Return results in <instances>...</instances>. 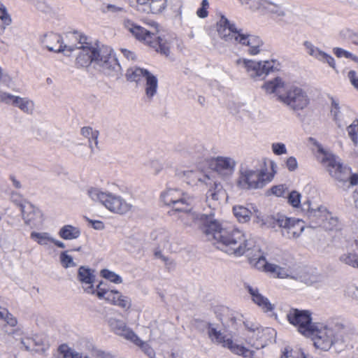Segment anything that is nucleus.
I'll return each mask as SVG.
<instances>
[{"label":"nucleus","mask_w":358,"mask_h":358,"mask_svg":"<svg viewBox=\"0 0 358 358\" xmlns=\"http://www.w3.org/2000/svg\"><path fill=\"white\" fill-rule=\"evenodd\" d=\"M206 236L217 249L228 255L239 257L247 252L252 266L275 278H290L305 284H312L315 281L305 269H293L287 262L268 263L261 254L259 248L252 240L246 239L243 232L238 229L223 227L219 222L210 220Z\"/></svg>","instance_id":"1"},{"label":"nucleus","mask_w":358,"mask_h":358,"mask_svg":"<svg viewBox=\"0 0 358 358\" xmlns=\"http://www.w3.org/2000/svg\"><path fill=\"white\" fill-rule=\"evenodd\" d=\"M71 40L76 41L78 51L76 64L81 67L92 65L93 68L107 76H117L120 66L113 50L107 45H99L87 41V38L78 32L69 35Z\"/></svg>","instance_id":"2"},{"label":"nucleus","mask_w":358,"mask_h":358,"mask_svg":"<svg viewBox=\"0 0 358 358\" xmlns=\"http://www.w3.org/2000/svg\"><path fill=\"white\" fill-rule=\"evenodd\" d=\"M217 31L220 43H215L214 48L220 53H224L227 47L234 45L250 55H257L263 50L264 42L257 36L248 34L227 18L222 16L217 23Z\"/></svg>","instance_id":"3"},{"label":"nucleus","mask_w":358,"mask_h":358,"mask_svg":"<svg viewBox=\"0 0 358 358\" xmlns=\"http://www.w3.org/2000/svg\"><path fill=\"white\" fill-rule=\"evenodd\" d=\"M315 348L324 352L334 348L342 352L350 345L348 329L344 324L334 320L315 322L309 334Z\"/></svg>","instance_id":"4"},{"label":"nucleus","mask_w":358,"mask_h":358,"mask_svg":"<svg viewBox=\"0 0 358 358\" xmlns=\"http://www.w3.org/2000/svg\"><path fill=\"white\" fill-rule=\"evenodd\" d=\"M308 141L317 150V160L339 186L345 188L358 185V173H352L350 167L343 165L338 157L324 149L316 139L310 137Z\"/></svg>","instance_id":"5"},{"label":"nucleus","mask_w":358,"mask_h":358,"mask_svg":"<svg viewBox=\"0 0 358 358\" xmlns=\"http://www.w3.org/2000/svg\"><path fill=\"white\" fill-rule=\"evenodd\" d=\"M161 198L164 204L173 206V209L169 212L170 215H175L178 212L182 213V215L180 216V218L182 220L184 218L191 219L198 224L203 225V231L205 234L210 220L217 222L213 218L212 213L209 215H199L192 211V206L194 203V199L183 194L177 189H166L162 194Z\"/></svg>","instance_id":"6"},{"label":"nucleus","mask_w":358,"mask_h":358,"mask_svg":"<svg viewBox=\"0 0 358 358\" xmlns=\"http://www.w3.org/2000/svg\"><path fill=\"white\" fill-rule=\"evenodd\" d=\"M124 27L129 31L138 40L168 57L170 54V48L173 39H165L157 36L154 31H148L143 27L135 25L131 21L127 20L124 22Z\"/></svg>","instance_id":"7"},{"label":"nucleus","mask_w":358,"mask_h":358,"mask_svg":"<svg viewBox=\"0 0 358 358\" xmlns=\"http://www.w3.org/2000/svg\"><path fill=\"white\" fill-rule=\"evenodd\" d=\"M273 177V174L266 173L264 169H252L241 167L238 171L236 185L244 190L257 189L264 187Z\"/></svg>","instance_id":"8"},{"label":"nucleus","mask_w":358,"mask_h":358,"mask_svg":"<svg viewBox=\"0 0 358 358\" xmlns=\"http://www.w3.org/2000/svg\"><path fill=\"white\" fill-rule=\"evenodd\" d=\"M87 195L94 201H99L108 210L118 214H125L131 210L132 206L120 196L99 188L91 187L87 189Z\"/></svg>","instance_id":"9"},{"label":"nucleus","mask_w":358,"mask_h":358,"mask_svg":"<svg viewBox=\"0 0 358 358\" xmlns=\"http://www.w3.org/2000/svg\"><path fill=\"white\" fill-rule=\"evenodd\" d=\"M238 68L245 70L248 76L255 80H263L274 68L273 61H254L245 58H238L235 61Z\"/></svg>","instance_id":"10"},{"label":"nucleus","mask_w":358,"mask_h":358,"mask_svg":"<svg viewBox=\"0 0 358 358\" xmlns=\"http://www.w3.org/2000/svg\"><path fill=\"white\" fill-rule=\"evenodd\" d=\"M244 325L248 330V342L255 349H261L271 343L275 335L271 328H263L258 324L246 321Z\"/></svg>","instance_id":"11"},{"label":"nucleus","mask_w":358,"mask_h":358,"mask_svg":"<svg viewBox=\"0 0 358 358\" xmlns=\"http://www.w3.org/2000/svg\"><path fill=\"white\" fill-rule=\"evenodd\" d=\"M208 334L213 343L221 345L229 349L232 353L241 355L244 358H253L254 352L252 350L234 343L229 336L224 335L212 324H208Z\"/></svg>","instance_id":"12"},{"label":"nucleus","mask_w":358,"mask_h":358,"mask_svg":"<svg viewBox=\"0 0 358 358\" xmlns=\"http://www.w3.org/2000/svg\"><path fill=\"white\" fill-rule=\"evenodd\" d=\"M289 323L296 327L297 331L305 337L309 334L313 322L312 313L308 310L289 308L286 314Z\"/></svg>","instance_id":"13"},{"label":"nucleus","mask_w":358,"mask_h":358,"mask_svg":"<svg viewBox=\"0 0 358 358\" xmlns=\"http://www.w3.org/2000/svg\"><path fill=\"white\" fill-rule=\"evenodd\" d=\"M278 99L294 111L302 110L309 104V98L306 92L296 86L290 87L284 94H280Z\"/></svg>","instance_id":"14"},{"label":"nucleus","mask_w":358,"mask_h":358,"mask_svg":"<svg viewBox=\"0 0 358 358\" xmlns=\"http://www.w3.org/2000/svg\"><path fill=\"white\" fill-rule=\"evenodd\" d=\"M42 43L50 51L63 52L67 56H69L73 51L77 50L76 43L64 44L62 36L55 33L45 34Z\"/></svg>","instance_id":"15"},{"label":"nucleus","mask_w":358,"mask_h":358,"mask_svg":"<svg viewBox=\"0 0 358 358\" xmlns=\"http://www.w3.org/2000/svg\"><path fill=\"white\" fill-rule=\"evenodd\" d=\"M209 187L206 192V203H208L210 208L216 210L227 197L226 191L223 189L220 182L213 178V182L211 185H206Z\"/></svg>","instance_id":"16"},{"label":"nucleus","mask_w":358,"mask_h":358,"mask_svg":"<svg viewBox=\"0 0 358 358\" xmlns=\"http://www.w3.org/2000/svg\"><path fill=\"white\" fill-rule=\"evenodd\" d=\"M108 324L110 329L116 335L134 343H139L140 338L127 326L123 320L116 317H109L108 319Z\"/></svg>","instance_id":"17"},{"label":"nucleus","mask_w":358,"mask_h":358,"mask_svg":"<svg viewBox=\"0 0 358 358\" xmlns=\"http://www.w3.org/2000/svg\"><path fill=\"white\" fill-rule=\"evenodd\" d=\"M236 165V162L234 158L224 156L213 158L210 164L213 170L222 177L231 175Z\"/></svg>","instance_id":"18"},{"label":"nucleus","mask_w":358,"mask_h":358,"mask_svg":"<svg viewBox=\"0 0 358 358\" xmlns=\"http://www.w3.org/2000/svg\"><path fill=\"white\" fill-rule=\"evenodd\" d=\"M302 209L306 212L310 222L315 224L314 227H320L325 217L329 216V211L326 207L323 206H313L309 201L303 204Z\"/></svg>","instance_id":"19"},{"label":"nucleus","mask_w":358,"mask_h":358,"mask_svg":"<svg viewBox=\"0 0 358 358\" xmlns=\"http://www.w3.org/2000/svg\"><path fill=\"white\" fill-rule=\"evenodd\" d=\"M303 46L306 52L309 56L321 62L327 64L330 67L336 70L335 60L330 55L322 51L309 41H303Z\"/></svg>","instance_id":"20"},{"label":"nucleus","mask_w":358,"mask_h":358,"mask_svg":"<svg viewBox=\"0 0 358 358\" xmlns=\"http://www.w3.org/2000/svg\"><path fill=\"white\" fill-rule=\"evenodd\" d=\"M245 288L250 294L252 301L264 313H269L273 310L274 304L271 303L268 298L263 296L257 287L250 285H245Z\"/></svg>","instance_id":"21"},{"label":"nucleus","mask_w":358,"mask_h":358,"mask_svg":"<svg viewBox=\"0 0 358 358\" xmlns=\"http://www.w3.org/2000/svg\"><path fill=\"white\" fill-rule=\"evenodd\" d=\"M94 271L85 266H80L78 272V280L82 285L84 292L87 294H94L95 275Z\"/></svg>","instance_id":"22"},{"label":"nucleus","mask_w":358,"mask_h":358,"mask_svg":"<svg viewBox=\"0 0 358 358\" xmlns=\"http://www.w3.org/2000/svg\"><path fill=\"white\" fill-rule=\"evenodd\" d=\"M289 217L281 213H276L267 216L265 219L262 220V224L273 229L275 231H280L281 234H283V230L285 229L289 224Z\"/></svg>","instance_id":"23"},{"label":"nucleus","mask_w":358,"mask_h":358,"mask_svg":"<svg viewBox=\"0 0 358 358\" xmlns=\"http://www.w3.org/2000/svg\"><path fill=\"white\" fill-rule=\"evenodd\" d=\"M184 176L192 185H208L213 182V173H206L199 170H189L184 172Z\"/></svg>","instance_id":"24"},{"label":"nucleus","mask_w":358,"mask_h":358,"mask_svg":"<svg viewBox=\"0 0 358 358\" xmlns=\"http://www.w3.org/2000/svg\"><path fill=\"white\" fill-rule=\"evenodd\" d=\"M23 219L27 224L36 225L42 222L41 212L30 203H25L21 206Z\"/></svg>","instance_id":"25"},{"label":"nucleus","mask_w":358,"mask_h":358,"mask_svg":"<svg viewBox=\"0 0 358 358\" xmlns=\"http://www.w3.org/2000/svg\"><path fill=\"white\" fill-rule=\"evenodd\" d=\"M259 10L278 17H284L286 14V10L280 0H262Z\"/></svg>","instance_id":"26"},{"label":"nucleus","mask_w":358,"mask_h":358,"mask_svg":"<svg viewBox=\"0 0 358 358\" xmlns=\"http://www.w3.org/2000/svg\"><path fill=\"white\" fill-rule=\"evenodd\" d=\"M22 348L29 352H35L41 355H45L49 348L47 343H44L41 340H36L30 337H23L20 339Z\"/></svg>","instance_id":"27"},{"label":"nucleus","mask_w":358,"mask_h":358,"mask_svg":"<svg viewBox=\"0 0 358 358\" xmlns=\"http://www.w3.org/2000/svg\"><path fill=\"white\" fill-rule=\"evenodd\" d=\"M305 228L304 222L295 218H289V224L285 229L283 230L282 236L289 238L296 239L299 238Z\"/></svg>","instance_id":"28"},{"label":"nucleus","mask_w":358,"mask_h":358,"mask_svg":"<svg viewBox=\"0 0 358 358\" xmlns=\"http://www.w3.org/2000/svg\"><path fill=\"white\" fill-rule=\"evenodd\" d=\"M339 262L345 266L358 268V249L344 250L338 256Z\"/></svg>","instance_id":"29"},{"label":"nucleus","mask_w":358,"mask_h":358,"mask_svg":"<svg viewBox=\"0 0 358 358\" xmlns=\"http://www.w3.org/2000/svg\"><path fill=\"white\" fill-rule=\"evenodd\" d=\"M109 302L124 310H127L131 307V299L117 290H113Z\"/></svg>","instance_id":"30"},{"label":"nucleus","mask_w":358,"mask_h":358,"mask_svg":"<svg viewBox=\"0 0 358 358\" xmlns=\"http://www.w3.org/2000/svg\"><path fill=\"white\" fill-rule=\"evenodd\" d=\"M285 82L279 77L273 80L266 81L262 85V88L267 94L275 93L278 96L282 94V90L285 88Z\"/></svg>","instance_id":"31"},{"label":"nucleus","mask_w":358,"mask_h":358,"mask_svg":"<svg viewBox=\"0 0 358 358\" xmlns=\"http://www.w3.org/2000/svg\"><path fill=\"white\" fill-rule=\"evenodd\" d=\"M14 107L17 108L24 114L32 115L35 110V103L27 96H18Z\"/></svg>","instance_id":"32"},{"label":"nucleus","mask_w":358,"mask_h":358,"mask_svg":"<svg viewBox=\"0 0 358 358\" xmlns=\"http://www.w3.org/2000/svg\"><path fill=\"white\" fill-rule=\"evenodd\" d=\"M145 81V92L148 99H151L157 92L158 80L153 74L149 72L144 79Z\"/></svg>","instance_id":"33"},{"label":"nucleus","mask_w":358,"mask_h":358,"mask_svg":"<svg viewBox=\"0 0 358 358\" xmlns=\"http://www.w3.org/2000/svg\"><path fill=\"white\" fill-rule=\"evenodd\" d=\"M81 234L78 227L67 224L62 227L59 231V236L64 240H73L78 238Z\"/></svg>","instance_id":"34"},{"label":"nucleus","mask_w":358,"mask_h":358,"mask_svg":"<svg viewBox=\"0 0 358 358\" xmlns=\"http://www.w3.org/2000/svg\"><path fill=\"white\" fill-rule=\"evenodd\" d=\"M149 71L146 69H143L137 66L129 68L127 71V79L130 81L139 82L141 80H144Z\"/></svg>","instance_id":"35"},{"label":"nucleus","mask_w":358,"mask_h":358,"mask_svg":"<svg viewBox=\"0 0 358 358\" xmlns=\"http://www.w3.org/2000/svg\"><path fill=\"white\" fill-rule=\"evenodd\" d=\"M235 217L240 222H247L250 220L252 212L243 206H235L233 208Z\"/></svg>","instance_id":"36"},{"label":"nucleus","mask_w":358,"mask_h":358,"mask_svg":"<svg viewBox=\"0 0 358 358\" xmlns=\"http://www.w3.org/2000/svg\"><path fill=\"white\" fill-rule=\"evenodd\" d=\"M80 132L84 137L88 138L89 146L92 151H93L94 147L92 145V142L94 143V145L96 146L98 145L99 131L96 130H94L92 128L90 127H85L81 129Z\"/></svg>","instance_id":"37"},{"label":"nucleus","mask_w":358,"mask_h":358,"mask_svg":"<svg viewBox=\"0 0 358 358\" xmlns=\"http://www.w3.org/2000/svg\"><path fill=\"white\" fill-rule=\"evenodd\" d=\"M242 111L252 120H258L262 118L261 110L256 106L243 104L242 106Z\"/></svg>","instance_id":"38"},{"label":"nucleus","mask_w":358,"mask_h":358,"mask_svg":"<svg viewBox=\"0 0 358 358\" xmlns=\"http://www.w3.org/2000/svg\"><path fill=\"white\" fill-rule=\"evenodd\" d=\"M153 238L162 247H166L171 238L170 233L165 229H160L152 234Z\"/></svg>","instance_id":"39"},{"label":"nucleus","mask_w":358,"mask_h":358,"mask_svg":"<svg viewBox=\"0 0 358 358\" xmlns=\"http://www.w3.org/2000/svg\"><path fill=\"white\" fill-rule=\"evenodd\" d=\"M31 238L36 241L39 245H46L53 241V237L47 232H36L31 233Z\"/></svg>","instance_id":"40"},{"label":"nucleus","mask_w":358,"mask_h":358,"mask_svg":"<svg viewBox=\"0 0 358 358\" xmlns=\"http://www.w3.org/2000/svg\"><path fill=\"white\" fill-rule=\"evenodd\" d=\"M342 111L340 109L338 103L333 100L331 107V114L333 116L334 120L336 122L337 126L342 128L345 126V122L341 118V113Z\"/></svg>","instance_id":"41"},{"label":"nucleus","mask_w":358,"mask_h":358,"mask_svg":"<svg viewBox=\"0 0 358 358\" xmlns=\"http://www.w3.org/2000/svg\"><path fill=\"white\" fill-rule=\"evenodd\" d=\"M320 227L327 230L338 229L339 227L338 219L329 212V216L325 217L324 221H323Z\"/></svg>","instance_id":"42"},{"label":"nucleus","mask_w":358,"mask_h":358,"mask_svg":"<svg viewBox=\"0 0 358 358\" xmlns=\"http://www.w3.org/2000/svg\"><path fill=\"white\" fill-rule=\"evenodd\" d=\"M79 354V352L71 349L68 345H62L58 349L57 358H77Z\"/></svg>","instance_id":"43"},{"label":"nucleus","mask_w":358,"mask_h":358,"mask_svg":"<svg viewBox=\"0 0 358 358\" xmlns=\"http://www.w3.org/2000/svg\"><path fill=\"white\" fill-rule=\"evenodd\" d=\"M166 0H150V13L158 14L166 8Z\"/></svg>","instance_id":"44"},{"label":"nucleus","mask_w":358,"mask_h":358,"mask_svg":"<svg viewBox=\"0 0 358 358\" xmlns=\"http://www.w3.org/2000/svg\"><path fill=\"white\" fill-rule=\"evenodd\" d=\"M348 135L356 146L358 145V120H354L353 122L347 127Z\"/></svg>","instance_id":"45"},{"label":"nucleus","mask_w":358,"mask_h":358,"mask_svg":"<svg viewBox=\"0 0 358 358\" xmlns=\"http://www.w3.org/2000/svg\"><path fill=\"white\" fill-rule=\"evenodd\" d=\"M340 36L345 40H350L353 43L358 45V34L349 28H343L340 31Z\"/></svg>","instance_id":"46"},{"label":"nucleus","mask_w":358,"mask_h":358,"mask_svg":"<svg viewBox=\"0 0 358 358\" xmlns=\"http://www.w3.org/2000/svg\"><path fill=\"white\" fill-rule=\"evenodd\" d=\"M130 4L131 6L135 7L139 12L150 13V0H132Z\"/></svg>","instance_id":"47"},{"label":"nucleus","mask_w":358,"mask_h":358,"mask_svg":"<svg viewBox=\"0 0 358 358\" xmlns=\"http://www.w3.org/2000/svg\"><path fill=\"white\" fill-rule=\"evenodd\" d=\"M101 275L105 279H107L109 281L114 282L115 284H120L122 282V279L119 275L108 269L101 270Z\"/></svg>","instance_id":"48"},{"label":"nucleus","mask_w":358,"mask_h":358,"mask_svg":"<svg viewBox=\"0 0 358 358\" xmlns=\"http://www.w3.org/2000/svg\"><path fill=\"white\" fill-rule=\"evenodd\" d=\"M59 260L62 266L65 268L75 267L77 266L73 257L68 255L67 251L62 252L59 255Z\"/></svg>","instance_id":"49"},{"label":"nucleus","mask_w":358,"mask_h":358,"mask_svg":"<svg viewBox=\"0 0 358 358\" xmlns=\"http://www.w3.org/2000/svg\"><path fill=\"white\" fill-rule=\"evenodd\" d=\"M101 282L96 285L95 287V293L94 294H96L99 299H105L109 302L113 290H106L101 288Z\"/></svg>","instance_id":"50"},{"label":"nucleus","mask_w":358,"mask_h":358,"mask_svg":"<svg viewBox=\"0 0 358 358\" xmlns=\"http://www.w3.org/2000/svg\"><path fill=\"white\" fill-rule=\"evenodd\" d=\"M301 195L297 191H292L287 196L289 203L294 208H299L301 206Z\"/></svg>","instance_id":"51"},{"label":"nucleus","mask_w":358,"mask_h":358,"mask_svg":"<svg viewBox=\"0 0 358 358\" xmlns=\"http://www.w3.org/2000/svg\"><path fill=\"white\" fill-rule=\"evenodd\" d=\"M204 151L205 148L203 146L199 145L195 146L194 151L184 149L180 151V154L184 157L187 155H192L193 157H195L199 158L203 155Z\"/></svg>","instance_id":"52"},{"label":"nucleus","mask_w":358,"mask_h":358,"mask_svg":"<svg viewBox=\"0 0 358 358\" xmlns=\"http://www.w3.org/2000/svg\"><path fill=\"white\" fill-rule=\"evenodd\" d=\"M333 52L338 57H343L345 58H350L355 62H358V57L357 56L352 55L351 52L345 50L344 49H342L341 48H334L333 49Z\"/></svg>","instance_id":"53"},{"label":"nucleus","mask_w":358,"mask_h":358,"mask_svg":"<svg viewBox=\"0 0 358 358\" xmlns=\"http://www.w3.org/2000/svg\"><path fill=\"white\" fill-rule=\"evenodd\" d=\"M17 97L18 96L5 92L0 93V101L6 104L11 105L13 106H15Z\"/></svg>","instance_id":"54"},{"label":"nucleus","mask_w":358,"mask_h":358,"mask_svg":"<svg viewBox=\"0 0 358 358\" xmlns=\"http://www.w3.org/2000/svg\"><path fill=\"white\" fill-rule=\"evenodd\" d=\"M36 8L46 14H50L53 13V8L47 1L44 0H39L36 3Z\"/></svg>","instance_id":"55"},{"label":"nucleus","mask_w":358,"mask_h":358,"mask_svg":"<svg viewBox=\"0 0 358 358\" xmlns=\"http://www.w3.org/2000/svg\"><path fill=\"white\" fill-rule=\"evenodd\" d=\"M301 352H303L299 350L298 352H293L292 348H290L289 347H285L282 350L280 358H298L300 357V355Z\"/></svg>","instance_id":"56"},{"label":"nucleus","mask_w":358,"mask_h":358,"mask_svg":"<svg viewBox=\"0 0 358 358\" xmlns=\"http://www.w3.org/2000/svg\"><path fill=\"white\" fill-rule=\"evenodd\" d=\"M272 151L276 155L287 154L285 145L282 143H274L271 145Z\"/></svg>","instance_id":"57"},{"label":"nucleus","mask_w":358,"mask_h":358,"mask_svg":"<svg viewBox=\"0 0 358 358\" xmlns=\"http://www.w3.org/2000/svg\"><path fill=\"white\" fill-rule=\"evenodd\" d=\"M0 19L1 22L0 24L4 26V30L6 29V26L9 25L11 22V18L8 13L6 12V8H0Z\"/></svg>","instance_id":"58"},{"label":"nucleus","mask_w":358,"mask_h":358,"mask_svg":"<svg viewBox=\"0 0 358 358\" xmlns=\"http://www.w3.org/2000/svg\"><path fill=\"white\" fill-rule=\"evenodd\" d=\"M242 4H245L252 10H259L262 0H239Z\"/></svg>","instance_id":"59"},{"label":"nucleus","mask_w":358,"mask_h":358,"mask_svg":"<svg viewBox=\"0 0 358 358\" xmlns=\"http://www.w3.org/2000/svg\"><path fill=\"white\" fill-rule=\"evenodd\" d=\"M209 6V3L208 0H202L201 1V7L198 9L196 13L197 15L201 18H204L208 15L207 8Z\"/></svg>","instance_id":"60"},{"label":"nucleus","mask_w":358,"mask_h":358,"mask_svg":"<svg viewBox=\"0 0 358 358\" xmlns=\"http://www.w3.org/2000/svg\"><path fill=\"white\" fill-rule=\"evenodd\" d=\"M136 345L140 346L141 349L144 351V352L148 355L150 357H153L155 356V352L152 348L149 346V345L146 343L143 342L140 339L139 343H135Z\"/></svg>","instance_id":"61"},{"label":"nucleus","mask_w":358,"mask_h":358,"mask_svg":"<svg viewBox=\"0 0 358 358\" xmlns=\"http://www.w3.org/2000/svg\"><path fill=\"white\" fill-rule=\"evenodd\" d=\"M3 320L8 324L11 327H15L17 322L15 317H14L8 311L6 310V314H3L2 316V319Z\"/></svg>","instance_id":"62"},{"label":"nucleus","mask_w":358,"mask_h":358,"mask_svg":"<svg viewBox=\"0 0 358 358\" xmlns=\"http://www.w3.org/2000/svg\"><path fill=\"white\" fill-rule=\"evenodd\" d=\"M286 167L290 171H295L298 167L296 159L294 157H289L286 160Z\"/></svg>","instance_id":"63"},{"label":"nucleus","mask_w":358,"mask_h":358,"mask_svg":"<svg viewBox=\"0 0 358 358\" xmlns=\"http://www.w3.org/2000/svg\"><path fill=\"white\" fill-rule=\"evenodd\" d=\"M348 77L352 85L358 90V78L355 71H350Z\"/></svg>","instance_id":"64"}]
</instances>
